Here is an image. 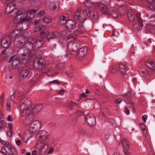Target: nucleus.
<instances>
[{
	"label": "nucleus",
	"mask_w": 155,
	"mask_h": 155,
	"mask_svg": "<svg viewBox=\"0 0 155 155\" xmlns=\"http://www.w3.org/2000/svg\"><path fill=\"white\" fill-rule=\"evenodd\" d=\"M87 17H90L93 22H96L98 19L97 12L95 11L91 12L89 9H83L81 12L79 9H78L74 15V19L81 23L80 24V26L79 27L81 30L83 31L84 30L82 23Z\"/></svg>",
	"instance_id": "obj_1"
},
{
	"label": "nucleus",
	"mask_w": 155,
	"mask_h": 155,
	"mask_svg": "<svg viewBox=\"0 0 155 155\" xmlns=\"http://www.w3.org/2000/svg\"><path fill=\"white\" fill-rule=\"evenodd\" d=\"M14 12H15L14 16L15 17L14 22L18 24L23 22L22 27L24 29L23 27H24V25H25V22L30 21V18H29L27 16V12L23 9H16L14 11Z\"/></svg>",
	"instance_id": "obj_2"
},
{
	"label": "nucleus",
	"mask_w": 155,
	"mask_h": 155,
	"mask_svg": "<svg viewBox=\"0 0 155 155\" xmlns=\"http://www.w3.org/2000/svg\"><path fill=\"white\" fill-rule=\"evenodd\" d=\"M28 99H26L21 104L20 109L21 111V115L25 117L27 119L28 118L31 117V115H33L31 108V102H28Z\"/></svg>",
	"instance_id": "obj_3"
},
{
	"label": "nucleus",
	"mask_w": 155,
	"mask_h": 155,
	"mask_svg": "<svg viewBox=\"0 0 155 155\" xmlns=\"http://www.w3.org/2000/svg\"><path fill=\"white\" fill-rule=\"evenodd\" d=\"M35 48L32 42V40L31 42H28L25 43L23 46L18 50V52H25V53L29 54V57H31L35 54Z\"/></svg>",
	"instance_id": "obj_4"
},
{
	"label": "nucleus",
	"mask_w": 155,
	"mask_h": 155,
	"mask_svg": "<svg viewBox=\"0 0 155 155\" xmlns=\"http://www.w3.org/2000/svg\"><path fill=\"white\" fill-rule=\"evenodd\" d=\"M46 64V61L43 58L39 57V58H36L34 61L32 62H30L28 64L29 66L30 65H31L29 68H41L45 66Z\"/></svg>",
	"instance_id": "obj_5"
},
{
	"label": "nucleus",
	"mask_w": 155,
	"mask_h": 155,
	"mask_svg": "<svg viewBox=\"0 0 155 155\" xmlns=\"http://www.w3.org/2000/svg\"><path fill=\"white\" fill-rule=\"evenodd\" d=\"M21 33V31L20 30L18 29H17L15 30L13 32H12L10 36L11 38H15V39H17L19 40L20 41H20V43H23L22 41H24V42L25 41H26L27 40V37L23 35H21L19 36V35Z\"/></svg>",
	"instance_id": "obj_6"
},
{
	"label": "nucleus",
	"mask_w": 155,
	"mask_h": 155,
	"mask_svg": "<svg viewBox=\"0 0 155 155\" xmlns=\"http://www.w3.org/2000/svg\"><path fill=\"white\" fill-rule=\"evenodd\" d=\"M81 42L79 40L70 41L68 44V47L69 50L71 51L75 52L81 45Z\"/></svg>",
	"instance_id": "obj_7"
},
{
	"label": "nucleus",
	"mask_w": 155,
	"mask_h": 155,
	"mask_svg": "<svg viewBox=\"0 0 155 155\" xmlns=\"http://www.w3.org/2000/svg\"><path fill=\"white\" fill-rule=\"evenodd\" d=\"M35 147L37 149H40V153L42 155L46 154L48 146L46 144H43V142L38 140L37 142Z\"/></svg>",
	"instance_id": "obj_8"
},
{
	"label": "nucleus",
	"mask_w": 155,
	"mask_h": 155,
	"mask_svg": "<svg viewBox=\"0 0 155 155\" xmlns=\"http://www.w3.org/2000/svg\"><path fill=\"white\" fill-rule=\"evenodd\" d=\"M31 117L28 118L24 120V123L25 125H28L29 126L28 131L30 134H35L34 131V124L33 120L34 119V116L31 115Z\"/></svg>",
	"instance_id": "obj_9"
},
{
	"label": "nucleus",
	"mask_w": 155,
	"mask_h": 155,
	"mask_svg": "<svg viewBox=\"0 0 155 155\" xmlns=\"http://www.w3.org/2000/svg\"><path fill=\"white\" fill-rule=\"evenodd\" d=\"M130 94L128 93L125 96V101L127 104H129L130 109L133 110V112H136L134 102H132L130 96Z\"/></svg>",
	"instance_id": "obj_10"
},
{
	"label": "nucleus",
	"mask_w": 155,
	"mask_h": 155,
	"mask_svg": "<svg viewBox=\"0 0 155 155\" xmlns=\"http://www.w3.org/2000/svg\"><path fill=\"white\" fill-rule=\"evenodd\" d=\"M62 34L64 36H66L68 39H71V40H78L75 38L77 37V35L74 32H69L68 31H64Z\"/></svg>",
	"instance_id": "obj_11"
},
{
	"label": "nucleus",
	"mask_w": 155,
	"mask_h": 155,
	"mask_svg": "<svg viewBox=\"0 0 155 155\" xmlns=\"http://www.w3.org/2000/svg\"><path fill=\"white\" fill-rule=\"evenodd\" d=\"M9 2H8L7 4V6H6L5 12L7 13L11 14V15L12 16H14L15 12H14V11L16 9L15 8V7L12 3H8Z\"/></svg>",
	"instance_id": "obj_12"
},
{
	"label": "nucleus",
	"mask_w": 155,
	"mask_h": 155,
	"mask_svg": "<svg viewBox=\"0 0 155 155\" xmlns=\"http://www.w3.org/2000/svg\"><path fill=\"white\" fill-rule=\"evenodd\" d=\"M85 119L88 124L91 125L95 124L96 123L95 117L92 114H87Z\"/></svg>",
	"instance_id": "obj_13"
},
{
	"label": "nucleus",
	"mask_w": 155,
	"mask_h": 155,
	"mask_svg": "<svg viewBox=\"0 0 155 155\" xmlns=\"http://www.w3.org/2000/svg\"><path fill=\"white\" fill-rule=\"evenodd\" d=\"M32 42L34 45L35 48H38L42 46L43 43V40L42 39L33 38L32 39Z\"/></svg>",
	"instance_id": "obj_14"
},
{
	"label": "nucleus",
	"mask_w": 155,
	"mask_h": 155,
	"mask_svg": "<svg viewBox=\"0 0 155 155\" xmlns=\"http://www.w3.org/2000/svg\"><path fill=\"white\" fill-rule=\"evenodd\" d=\"M31 108L33 115L38 113L42 108V106L41 105L39 104L35 106L34 105L32 104L31 102Z\"/></svg>",
	"instance_id": "obj_15"
},
{
	"label": "nucleus",
	"mask_w": 155,
	"mask_h": 155,
	"mask_svg": "<svg viewBox=\"0 0 155 155\" xmlns=\"http://www.w3.org/2000/svg\"><path fill=\"white\" fill-rule=\"evenodd\" d=\"M87 52V49L86 47H83L81 48L77 53V58L80 59L81 58L83 57L84 55L86 54Z\"/></svg>",
	"instance_id": "obj_16"
},
{
	"label": "nucleus",
	"mask_w": 155,
	"mask_h": 155,
	"mask_svg": "<svg viewBox=\"0 0 155 155\" xmlns=\"http://www.w3.org/2000/svg\"><path fill=\"white\" fill-rule=\"evenodd\" d=\"M135 10L129 9L127 11V17L130 21H133L135 19Z\"/></svg>",
	"instance_id": "obj_17"
},
{
	"label": "nucleus",
	"mask_w": 155,
	"mask_h": 155,
	"mask_svg": "<svg viewBox=\"0 0 155 155\" xmlns=\"http://www.w3.org/2000/svg\"><path fill=\"white\" fill-rule=\"evenodd\" d=\"M48 136V133L44 130H41L39 131L36 136L37 139H45Z\"/></svg>",
	"instance_id": "obj_18"
},
{
	"label": "nucleus",
	"mask_w": 155,
	"mask_h": 155,
	"mask_svg": "<svg viewBox=\"0 0 155 155\" xmlns=\"http://www.w3.org/2000/svg\"><path fill=\"white\" fill-rule=\"evenodd\" d=\"M49 8L52 11H57L58 10L59 6L57 2L53 1L51 2L49 6Z\"/></svg>",
	"instance_id": "obj_19"
},
{
	"label": "nucleus",
	"mask_w": 155,
	"mask_h": 155,
	"mask_svg": "<svg viewBox=\"0 0 155 155\" xmlns=\"http://www.w3.org/2000/svg\"><path fill=\"white\" fill-rule=\"evenodd\" d=\"M98 5L100 8L101 12L103 14L107 15L109 14L108 8L106 5L101 4H99Z\"/></svg>",
	"instance_id": "obj_20"
},
{
	"label": "nucleus",
	"mask_w": 155,
	"mask_h": 155,
	"mask_svg": "<svg viewBox=\"0 0 155 155\" xmlns=\"http://www.w3.org/2000/svg\"><path fill=\"white\" fill-rule=\"evenodd\" d=\"M146 65L150 69L153 71L155 70V63L152 60H148L146 62Z\"/></svg>",
	"instance_id": "obj_21"
},
{
	"label": "nucleus",
	"mask_w": 155,
	"mask_h": 155,
	"mask_svg": "<svg viewBox=\"0 0 155 155\" xmlns=\"http://www.w3.org/2000/svg\"><path fill=\"white\" fill-rule=\"evenodd\" d=\"M127 5H120L117 9L118 15H124L125 12V10L127 8Z\"/></svg>",
	"instance_id": "obj_22"
},
{
	"label": "nucleus",
	"mask_w": 155,
	"mask_h": 155,
	"mask_svg": "<svg viewBox=\"0 0 155 155\" xmlns=\"http://www.w3.org/2000/svg\"><path fill=\"white\" fill-rule=\"evenodd\" d=\"M122 144L123 146L124 152L127 151L129 147V142L128 140L125 138H124L122 140Z\"/></svg>",
	"instance_id": "obj_23"
},
{
	"label": "nucleus",
	"mask_w": 155,
	"mask_h": 155,
	"mask_svg": "<svg viewBox=\"0 0 155 155\" xmlns=\"http://www.w3.org/2000/svg\"><path fill=\"white\" fill-rule=\"evenodd\" d=\"M76 26L75 22L72 20H69L66 23V27L71 29L74 28Z\"/></svg>",
	"instance_id": "obj_24"
},
{
	"label": "nucleus",
	"mask_w": 155,
	"mask_h": 155,
	"mask_svg": "<svg viewBox=\"0 0 155 155\" xmlns=\"http://www.w3.org/2000/svg\"><path fill=\"white\" fill-rule=\"evenodd\" d=\"M34 131H35V133L38 131L41 127V125L40 122L38 120H36L34 121Z\"/></svg>",
	"instance_id": "obj_25"
},
{
	"label": "nucleus",
	"mask_w": 155,
	"mask_h": 155,
	"mask_svg": "<svg viewBox=\"0 0 155 155\" xmlns=\"http://www.w3.org/2000/svg\"><path fill=\"white\" fill-rule=\"evenodd\" d=\"M19 59H18L17 57H15L13 59L12 62V66L15 67H17V68L19 69H22L21 67H20L19 66H20L21 65H22L21 64H19Z\"/></svg>",
	"instance_id": "obj_26"
},
{
	"label": "nucleus",
	"mask_w": 155,
	"mask_h": 155,
	"mask_svg": "<svg viewBox=\"0 0 155 155\" xmlns=\"http://www.w3.org/2000/svg\"><path fill=\"white\" fill-rule=\"evenodd\" d=\"M29 71L27 69H24L22 70L20 73V77L25 79L26 78L29 74Z\"/></svg>",
	"instance_id": "obj_27"
},
{
	"label": "nucleus",
	"mask_w": 155,
	"mask_h": 155,
	"mask_svg": "<svg viewBox=\"0 0 155 155\" xmlns=\"http://www.w3.org/2000/svg\"><path fill=\"white\" fill-rule=\"evenodd\" d=\"M59 36L60 35L59 32L58 31H55L52 33H50L48 35L47 38H58Z\"/></svg>",
	"instance_id": "obj_28"
},
{
	"label": "nucleus",
	"mask_w": 155,
	"mask_h": 155,
	"mask_svg": "<svg viewBox=\"0 0 155 155\" xmlns=\"http://www.w3.org/2000/svg\"><path fill=\"white\" fill-rule=\"evenodd\" d=\"M118 67L120 71L122 74H127V70L124 64H120Z\"/></svg>",
	"instance_id": "obj_29"
},
{
	"label": "nucleus",
	"mask_w": 155,
	"mask_h": 155,
	"mask_svg": "<svg viewBox=\"0 0 155 155\" xmlns=\"http://www.w3.org/2000/svg\"><path fill=\"white\" fill-rule=\"evenodd\" d=\"M29 54L28 53H25V52H24L23 53L20 54L19 56V59H21L22 60H28L29 59Z\"/></svg>",
	"instance_id": "obj_30"
},
{
	"label": "nucleus",
	"mask_w": 155,
	"mask_h": 155,
	"mask_svg": "<svg viewBox=\"0 0 155 155\" xmlns=\"http://www.w3.org/2000/svg\"><path fill=\"white\" fill-rule=\"evenodd\" d=\"M141 13L140 12H137L136 13V18L137 19L139 22L140 27H142L143 26V20L142 19L140 18Z\"/></svg>",
	"instance_id": "obj_31"
},
{
	"label": "nucleus",
	"mask_w": 155,
	"mask_h": 155,
	"mask_svg": "<svg viewBox=\"0 0 155 155\" xmlns=\"http://www.w3.org/2000/svg\"><path fill=\"white\" fill-rule=\"evenodd\" d=\"M10 43L6 41L4 38L2 39L1 41V45L4 48H7L9 46Z\"/></svg>",
	"instance_id": "obj_32"
},
{
	"label": "nucleus",
	"mask_w": 155,
	"mask_h": 155,
	"mask_svg": "<svg viewBox=\"0 0 155 155\" xmlns=\"http://www.w3.org/2000/svg\"><path fill=\"white\" fill-rule=\"evenodd\" d=\"M146 29L151 33H154L155 32V26L153 25H149L146 27Z\"/></svg>",
	"instance_id": "obj_33"
},
{
	"label": "nucleus",
	"mask_w": 155,
	"mask_h": 155,
	"mask_svg": "<svg viewBox=\"0 0 155 155\" xmlns=\"http://www.w3.org/2000/svg\"><path fill=\"white\" fill-rule=\"evenodd\" d=\"M36 12V10L34 9L29 10L27 12L28 16L29 17L28 18H30V21H31V18L34 17L35 15V13Z\"/></svg>",
	"instance_id": "obj_34"
},
{
	"label": "nucleus",
	"mask_w": 155,
	"mask_h": 155,
	"mask_svg": "<svg viewBox=\"0 0 155 155\" xmlns=\"http://www.w3.org/2000/svg\"><path fill=\"white\" fill-rule=\"evenodd\" d=\"M67 20V17L65 16V15L63 14L60 17V23L61 24H64L66 23Z\"/></svg>",
	"instance_id": "obj_35"
},
{
	"label": "nucleus",
	"mask_w": 155,
	"mask_h": 155,
	"mask_svg": "<svg viewBox=\"0 0 155 155\" xmlns=\"http://www.w3.org/2000/svg\"><path fill=\"white\" fill-rule=\"evenodd\" d=\"M45 26L42 25H41L35 28L34 30V31L35 32H39L41 31H43L45 30Z\"/></svg>",
	"instance_id": "obj_36"
},
{
	"label": "nucleus",
	"mask_w": 155,
	"mask_h": 155,
	"mask_svg": "<svg viewBox=\"0 0 155 155\" xmlns=\"http://www.w3.org/2000/svg\"><path fill=\"white\" fill-rule=\"evenodd\" d=\"M109 14L108 15H111L114 18H116L118 17V15L116 12L112 8H110L109 9Z\"/></svg>",
	"instance_id": "obj_37"
},
{
	"label": "nucleus",
	"mask_w": 155,
	"mask_h": 155,
	"mask_svg": "<svg viewBox=\"0 0 155 155\" xmlns=\"http://www.w3.org/2000/svg\"><path fill=\"white\" fill-rule=\"evenodd\" d=\"M101 113V114L100 116V118L103 120H105L106 114L108 113V110L107 109H104Z\"/></svg>",
	"instance_id": "obj_38"
},
{
	"label": "nucleus",
	"mask_w": 155,
	"mask_h": 155,
	"mask_svg": "<svg viewBox=\"0 0 155 155\" xmlns=\"http://www.w3.org/2000/svg\"><path fill=\"white\" fill-rule=\"evenodd\" d=\"M66 75L70 77H73L76 75L77 71L75 70H71L66 73Z\"/></svg>",
	"instance_id": "obj_39"
},
{
	"label": "nucleus",
	"mask_w": 155,
	"mask_h": 155,
	"mask_svg": "<svg viewBox=\"0 0 155 155\" xmlns=\"http://www.w3.org/2000/svg\"><path fill=\"white\" fill-rule=\"evenodd\" d=\"M140 125L143 134L145 137H147V133L146 127L143 124L141 123Z\"/></svg>",
	"instance_id": "obj_40"
},
{
	"label": "nucleus",
	"mask_w": 155,
	"mask_h": 155,
	"mask_svg": "<svg viewBox=\"0 0 155 155\" xmlns=\"http://www.w3.org/2000/svg\"><path fill=\"white\" fill-rule=\"evenodd\" d=\"M46 13V10L45 9L41 10L37 14V16L39 18L43 17Z\"/></svg>",
	"instance_id": "obj_41"
},
{
	"label": "nucleus",
	"mask_w": 155,
	"mask_h": 155,
	"mask_svg": "<svg viewBox=\"0 0 155 155\" xmlns=\"http://www.w3.org/2000/svg\"><path fill=\"white\" fill-rule=\"evenodd\" d=\"M43 21L45 23H48L51 21V17L46 16L43 18Z\"/></svg>",
	"instance_id": "obj_42"
},
{
	"label": "nucleus",
	"mask_w": 155,
	"mask_h": 155,
	"mask_svg": "<svg viewBox=\"0 0 155 155\" xmlns=\"http://www.w3.org/2000/svg\"><path fill=\"white\" fill-rule=\"evenodd\" d=\"M7 124L4 120H2L0 121V132L3 129L4 127L7 126Z\"/></svg>",
	"instance_id": "obj_43"
},
{
	"label": "nucleus",
	"mask_w": 155,
	"mask_h": 155,
	"mask_svg": "<svg viewBox=\"0 0 155 155\" xmlns=\"http://www.w3.org/2000/svg\"><path fill=\"white\" fill-rule=\"evenodd\" d=\"M133 28L134 31L136 32H137L140 29L139 25L137 23H134Z\"/></svg>",
	"instance_id": "obj_44"
},
{
	"label": "nucleus",
	"mask_w": 155,
	"mask_h": 155,
	"mask_svg": "<svg viewBox=\"0 0 155 155\" xmlns=\"http://www.w3.org/2000/svg\"><path fill=\"white\" fill-rule=\"evenodd\" d=\"M110 71L113 74H115L116 73L117 69L115 65H113L110 67Z\"/></svg>",
	"instance_id": "obj_45"
},
{
	"label": "nucleus",
	"mask_w": 155,
	"mask_h": 155,
	"mask_svg": "<svg viewBox=\"0 0 155 155\" xmlns=\"http://www.w3.org/2000/svg\"><path fill=\"white\" fill-rule=\"evenodd\" d=\"M49 33V32L47 31H46L45 29L43 31H41L40 33V35L42 37H44L46 35L48 36ZM48 36H47V37Z\"/></svg>",
	"instance_id": "obj_46"
},
{
	"label": "nucleus",
	"mask_w": 155,
	"mask_h": 155,
	"mask_svg": "<svg viewBox=\"0 0 155 155\" xmlns=\"http://www.w3.org/2000/svg\"><path fill=\"white\" fill-rule=\"evenodd\" d=\"M9 149L10 151L14 154H17V150L14 147L12 146Z\"/></svg>",
	"instance_id": "obj_47"
},
{
	"label": "nucleus",
	"mask_w": 155,
	"mask_h": 155,
	"mask_svg": "<svg viewBox=\"0 0 155 155\" xmlns=\"http://www.w3.org/2000/svg\"><path fill=\"white\" fill-rule=\"evenodd\" d=\"M150 4L149 6V8L152 11L155 10V2H153V4Z\"/></svg>",
	"instance_id": "obj_48"
},
{
	"label": "nucleus",
	"mask_w": 155,
	"mask_h": 155,
	"mask_svg": "<svg viewBox=\"0 0 155 155\" xmlns=\"http://www.w3.org/2000/svg\"><path fill=\"white\" fill-rule=\"evenodd\" d=\"M70 107L72 108H77L78 106L76 102H71L70 104Z\"/></svg>",
	"instance_id": "obj_49"
},
{
	"label": "nucleus",
	"mask_w": 155,
	"mask_h": 155,
	"mask_svg": "<svg viewBox=\"0 0 155 155\" xmlns=\"http://www.w3.org/2000/svg\"><path fill=\"white\" fill-rule=\"evenodd\" d=\"M1 152L2 153L5 154V155H7V153H8L7 151L6 150L5 148L4 147H2Z\"/></svg>",
	"instance_id": "obj_50"
},
{
	"label": "nucleus",
	"mask_w": 155,
	"mask_h": 155,
	"mask_svg": "<svg viewBox=\"0 0 155 155\" xmlns=\"http://www.w3.org/2000/svg\"><path fill=\"white\" fill-rule=\"evenodd\" d=\"M11 108V104L9 102H8L7 103L6 105V110L8 111H10Z\"/></svg>",
	"instance_id": "obj_51"
},
{
	"label": "nucleus",
	"mask_w": 155,
	"mask_h": 155,
	"mask_svg": "<svg viewBox=\"0 0 155 155\" xmlns=\"http://www.w3.org/2000/svg\"><path fill=\"white\" fill-rule=\"evenodd\" d=\"M88 7L93 8L94 9L96 8V6L95 4L91 2H90V3L89 6H88Z\"/></svg>",
	"instance_id": "obj_52"
},
{
	"label": "nucleus",
	"mask_w": 155,
	"mask_h": 155,
	"mask_svg": "<svg viewBox=\"0 0 155 155\" xmlns=\"http://www.w3.org/2000/svg\"><path fill=\"white\" fill-rule=\"evenodd\" d=\"M73 56V54L72 53H70L69 51H67L66 52V57L68 59L70 58Z\"/></svg>",
	"instance_id": "obj_53"
},
{
	"label": "nucleus",
	"mask_w": 155,
	"mask_h": 155,
	"mask_svg": "<svg viewBox=\"0 0 155 155\" xmlns=\"http://www.w3.org/2000/svg\"><path fill=\"white\" fill-rule=\"evenodd\" d=\"M2 144L4 145L6 147H8L9 149H10L12 146L8 142H5V143H2Z\"/></svg>",
	"instance_id": "obj_54"
},
{
	"label": "nucleus",
	"mask_w": 155,
	"mask_h": 155,
	"mask_svg": "<svg viewBox=\"0 0 155 155\" xmlns=\"http://www.w3.org/2000/svg\"><path fill=\"white\" fill-rule=\"evenodd\" d=\"M54 147H51L49 149V150L47 153V154H49L51 153L54 151Z\"/></svg>",
	"instance_id": "obj_55"
},
{
	"label": "nucleus",
	"mask_w": 155,
	"mask_h": 155,
	"mask_svg": "<svg viewBox=\"0 0 155 155\" xmlns=\"http://www.w3.org/2000/svg\"><path fill=\"white\" fill-rule=\"evenodd\" d=\"M79 97L80 98H81L83 97H87V95L83 93L79 94Z\"/></svg>",
	"instance_id": "obj_56"
},
{
	"label": "nucleus",
	"mask_w": 155,
	"mask_h": 155,
	"mask_svg": "<svg viewBox=\"0 0 155 155\" xmlns=\"http://www.w3.org/2000/svg\"><path fill=\"white\" fill-rule=\"evenodd\" d=\"M90 3V1L86 0L84 2V4L86 6L88 7V6H89Z\"/></svg>",
	"instance_id": "obj_57"
},
{
	"label": "nucleus",
	"mask_w": 155,
	"mask_h": 155,
	"mask_svg": "<svg viewBox=\"0 0 155 155\" xmlns=\"http://www.w3.org/2000/svg\"><path fill=\"white\" fill-rule=\"evenodd\" d=\"M6 120L8 121H11L13 120V118H12V116L11 115H9L6 118Z\"/></svg>",
	"instance_id": "obj_58"
},
{
	"label": "nucleus",
	"mask_w": 155,
	"mask_h": 155,
	"mask_svg": "<svg viewBox=\"0 0 155 155\" xmlns=\"http://www.w3.org/2000/svg\"><path fill=\"white\" fill-rule=\"evenodd\" d=\"M12 130H7V134L8 136L10 137L12 135Z\"/></svg>",
	"instance_id": "obj_59"
},
{
	"label": "nucleus",
	"mask_w": 155,
	"mask_h": 155,
	"mask_svg": "<svg viewBox=\"0 0 155 155\" xmlns=\"http://www.w3.org/2000/svg\"><path fill=\"white\" fill-rule=\"evenodd\" d=\"M15 142L16 144L18 146V145H20L21 142L17 138L15 140Z\"/></svg>",
	"instance_id": "obj_60"
},
{
	"label": "nucleus",
	"mask_w": 155,
	"mask_h": 155,
	"mask_svg": "<svg viewBox=\"0 0 155 155\" xmlns=\"http://www.w3.org/2000/svg\"><path fill=\"white\" fill-rule=\"evenodd\" d=\"M8 127L9 128V130H12L13 127V124L12 123H8Z\"/></svg>",
	"instance_id": "obj_61"
},
{
	"label": "nucleus",
	"mask_w": 155,
	"mask_h": 155,
	"mask_svg": "<svg viewBox=\"0 0 155 155\" xmlns=\"http://www.w3.org/2000/svg\"><path fill=\"white\" fill-rule=\"evenodd\" d=\"M125 109H126V110H125L124 112L126 114H127V115H129L130 113V110L127 109V107H125Z\"/></svg>",
	"instance_id": "obj_62"
},
{
	"label": "nucleus",
	"mask_w": 155,
	"mask_h": 155,
	"mask_svg": "<svg viewBox=\"0 0 155 155\" xmlns=\"http://www.w3.org/2000/svg\"><path fill=\"white\" fill-rule=\"evenodd\" d=\"M121 101H122V100L121 99H120V98L117 99L116 100V101H115L116 104H119L120 103H121Z\"/></svg>",
	"instance_id": "obj_63"
},
{
	"label": "nucleus",
	"mask_w": 155,
	"mask_h": 155,
	"mask_svg": "<svg viewBox=\"0 0 155 155\" xmlns=\"http://www.w3.org/2000/svg\"><path fill=\"white\" fill-rule=\"evenodd\" d=\"M147 118V116L146 115H143L142 116V119L145 123L146 122V120Z\"/></svg>",
	"instance_id": "obj_64"
}]
</instances>
